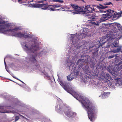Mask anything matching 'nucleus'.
<instances>
[{"label": "nucleus", "mask_w": 122, "mask_h": 122, "mask_svg": "<svg viewBox=\"0 0 122 122\" xmlns=\"http://www.w3.org/2000/svg\"><path fill=\"white\" fill-rule=\"evenodd\" d=\"M86 57L87 58L86 59H85V60L87 62H89V61H90L91 60V57L90 56L87 55L86 56Z\"/></svg>", "instance_id": "nucleus-29"}, {"label": "nucleus", "mask_w": 122, "mask_h": 122, "mask_svg": "<svg viewBox=\"0 0 122 122\" xmlns=\"http://www.w3.org/2000/svg\"><path fill=\"white\" fill-rule=\"evenodd\" d=\"M122 13L121 12L118 13L117 14V15H121V14Z\"/></svg>", "instance_id": "nucleus-48"}, {"label": "nucleus", "mask_w": 122, "mask_h": 122, "mask_svg": "<svg viewBox=\"0 0 122 122\" xmlns=\"http://www.w3.org/2000/svg\"><path fill=\"white\" fill-rule=\"evenodd\" d=\"M93 48L91 50V51L92 53V57L93 58H96L97 57L98 50L97 49L96 47Z\"/></svg>", "instance_id": "nucleus-11"}, {"label": "nucleus", "mask_w": 122, "mask_h": 122, "mask_svg": "<svg viewBox=\"0 0 122 122\" xmlns=\"http://www.w3.org/2000/svg\"><path fill=\"white\" fill-rule=\"evenodd\" d=\"M102 16L103 17L101 18V19L102 22L108 20L109 18L110 17L107 13L106 14H103Z\"/></svg>", "instance_id": "nucleus-13"}, {"label": "nucleus", "mask_w": 122, "mask_h": 122, "mask_svg": "<svg viewBox=\"0 0 122 122\" xmlns=\"http://www.w3.org/2000/svg\"><path fill=\"white\" fill-rule=\"evenodd\" d=\"M74 0L75 1H76L77 0Z\"/></svg>", "instance_id": "nucleus-53"}, {"label": "nucleus", "mask_w": 122, "mask_h": 122, "mask_svg": "<svg viewBox=\"0 0 122 122\" xmlns=\"http://www.w3.org/2000/svg\"><path fill=\"white\" fill-rule=\"evenodd\" d=\"M71 5L72 8L75 10L78 9V8L79 6L78 5L76 6L75 5L72 4H71Z\"/></svg>", "instance_id": "nucleus-26"}, {"label": "nucleus", "mask_w": 122, "mask_h": 122, "mask_svg": "<svg viewBox=\"0 0 122 122\" xmlns=\"http://www.w3.org/2000/svg\"><path fill=\"white\" fill-rule=\"evenodd\" d=\"M25 49L28 51H30L34 53V52L37 51L38 49V47L36 45L34 46H32L30 47V44H28L27 45L25 44Z\"/></svg>", "instance_id": "nucleus-5"}, {"label": "nucleus", "mask_w": 122, "mask_h": 122, "mask_svg": "<svg viewBox=\"0 0 122 122\" xmlns=\"http://www.w3.org/2000/svg\"><path fill=\"white\" fill-rule=\"evenodd\" d=\"M121 84L122 85V82H121Z\"/></svg>", "instance_id": "nucleus-55"}, {"label": "nucleus", "mask_w": 122, "mask_h": 122, "mask_svg": "<svg viewBox=\"0 0 122 122\" xmlns=\"http://www.w3.org/2000/svg\"><path fill=\"white\" fill-rule=\"evenodd\" d=\"M87 11V13H91L92 12V11L94 10H95L94 9H93L92 7H90L89 5H87L85 6V8L83 9Z\"/></svg>", "instance_id": "nucleus-12"}, {"label": "nucleus", "mask_w": 122, "mask_h": 122, "mask_svg": "<svg viewBox=\"0 0 122 122\" xmlns=\"http://www.w3.org/2000/svg\"><path fill=\"white\" fill-rule=\"evenodd\" d=\"M60 84L64 89L67 92L71 94L77 100L79 101V99H82V97L81 96L79 95L76 93L72 94L71 89L67 86L66 83L63 82L62 81H60Z\"/></svg>", "instance_id": "nucleus-3"}, {"label": "nucleus", "mask_w": 122, "mask_h": 122, "mask_svg": "<svg viewBox=\"0 0 122 122\" xmlns=\"http://www.w3.org/2000/svg\"><path fill=\"white\" fill-rule=\"evenodd\" d=\"M109 17H111L114 14V11L111 9H109L107 10Z\"/></svg>", "instance_id": "nucleus-18"}, {"label": "nucleus", "mask_w": 122, "mask_h": 122, "mask_svg": "<svg viewBox=\"0 0 122 122\" xmlns=\"http://www.w3.org/2000/svg\"><path fill=\"white\" fill-rule=\"evenodd\" d=\"M67 77L68 80L71 81L75 78V76L73 73H71L67 76Z\"/></svg>", "instance_id": "nucleus-17"}, {"label": "nucleus", "mask_w": 122, "mask_h": 122, "mask_svg": "<svg viewBox=\"0 0 122 122\" xmlns=\"http://www.w3.org/2000/svg\"><path fill=\"white\" fill-rule=\"evenodd\" d=\"M106 34V37L108 38V40L110 41L115 40L113 43H111L109 41L108 43L107 47L113 49L115 47H116L119 45L118 40L120 39L122 36L121 33L119 32H117V30L116 28L114 26L110 31L107 32Z\"/></svg>", "instance_id": "nucleus-1"}, {"label": "nucleus", "mask_w": 122, "mask_h": 122, "mask_svg": "<svg viewBox=\"0 0 122 122\" xmlns=\"http://www.w3.org/2000/svg\"><path fill=\"white\" fill-rule=\"evenodd\" d=\"M117 24L118 30L122 31V26L120 24H118L117 23Z\"/></svg>", "instance_id": "nucleus-25"}, {"label": "nucleus", "mask_w": 122, "mask_h": 122, "mask_svg": "<svg viewBox=\"0 0 122 122\" xmlns=\"http://www.w3.org/2000/svg\"><path fill=\"white\" fill-rule=\"evenodd\" d=\"M100 12L101 13H106L107 12V10L106 11H103V10H100Z\"/></svg>", "instance_id": "nucleus-44"}, {"label": "nucleus", "mask_w": 122, "mask_h": 122, "mask_svg": "<svg viewBox=\"0 0 122 122\" xmlns=\"http://www.w3.org/2000/svg\"><path fill=\"white\" fill-rule=\"evenodd\" d=\"M87 46H85L84 48L86 49H88L91 48V46H89V44L87 43L86 44Z\"/></svg>", "instance_id": "nucleus-33"}, {"label": "nucleus", "mask_w": 122, "mask_h": 122, "mask_svg": "<svg viewBox=\"0 0 122 122\" xmlns=\"http://www.w3.org/2000/svg\"><path fill=\"white\" fill-rule=\"evenodd\" d=\"M102 22V21L101 20V19H100L98 21L93 22L92 23L93 24L96 25H99V24Z\"/></svg>", "instance_id": "nucleus-22"}, {"label": "nucleus", "mask_w": 122, "mask_h": 122, "mask_svg": "<svg viewBox=\"0 0 122 122\" xmlns=\"http://www.w3.org/2000/svg\"><path fill=\"white\" fill-rule=\"evenodd\" d=\"M83 60L79 59L76 63V64L77 65H79V68H81L83 65V62L82 61Z\"/></svg>", "instance_id": "nucleus-15"}, {"label": "nucleus", "mask_w": 122, "mask_h": 122, "mask_svg": "<svg viewBox=\"0 0 122 122\" xmlns=\"http://www.w3.org/2000/svg\"><path fill=\"white\" fill-rule=\"evenodd\" d=\"M103 38H102V39H100V40L99 41V42L100 43V42H102V44H104L105 43H106V42L105 41V40L106 39V38H103Z\"/></svg>", "instance_id": "nucleus-32"}, {"label": "nucleus", "mask_w": 122, "mask_h": 122, "mask_svg": "<svg viewBox=\"0 0 122 122\" xmlns=\"http://www.w3.org/2000/svg\"><path fill=\"white\" fill-rule=\"evenodd\" d=\"M83 71L84 73L88 75H90L91 73V71L89 66L87 65L84 66L82 68Z\"/></svg>", "instance_id": "nucleus-10"}, {"label": "nucleus", "mask_w": 122, "mask_h": 122, "mask_svg": "<svg viewBox=\"0 0 122 122\" xmlns=\"http://www.w3.org/2000/svg\"><path fill=\"white\" fill-rule=\"evenodd\" d=\"M4 62L5 64V66L6 65V62H5V59H4Z\"/></svg>", "instance_id": "nucleus-49"}, {"label": "nucleus", "mask_w": 122, "mask_h": 122, "mask_svg": "<svg viewBox=\"0 0 122 122\" xmlns=\"http://www.w3.org/2000/svg\"><path fill=\"white\" fill-rule=\"evenodd\" d=\"M116 1H119V0H116Z\"/></svg>", "instance_id": "nucleus-54"}, {"label": "nucleus", "mask_w": 122, "mask_h": 122, "mask_svg": "<svg viewBox=\"0 0 122 122\" xmlns=\"http://www.w3.org/2000/svg\"><path fill=\"white\" fill-rule=\"evenodd\" d=\"M64 112L66 116L69 118L73 117H75L76 115V113L67 109H65Z\"/></svg>", "instance_id": "nucleus-8"}, {"label": "nucleus", "mask_w": 122, "mask_h": 122, "mask_svg": "<svg viewBox=\"0 0 122 122\" xmlns=\"http://www.w3.org/2000/svg\"><path fill=\"white\" fill-rule=\"evenodd\" d=\"M49 10H50V11H55L56 9L54 8H53L52 7H51V8H50V9H49Z\"/></svg>", "instance_id": "nucleus-41"}, {"label": "nucleus", "mask_w": 122, "mask_h": 122, "mask_svg": "<svg viewBox=\"0 0 122 122\" xmlns=\"http://www.w3.org/2000/svg\"><path fill=\"white\" fill-rule=\"evenodd\" d=\"M50 5H48V6H47V9L48 10H49V9H50V8H51V7L50 6H50Z\"/></svg>", "instance_id": "nucleus-45"}, {"label": "nucleus", "mask_w": 122, "mask_h": 122, "mask_svg": "<svg viewBox=\"0 0 122 122\" xmlns=\"http://www.w3.org/2000/svg\"><path fill=\"white\" fill-rule=\"evenodd\" d=\"M60 109H61L60 107Z\"/></svg>", "instance_id": "nucleus-58"}, {"label": "nucleus", "mask_w": 122, "mask_h": 122, "mask_svg": "<svg viewBox=\"0 0 122 122\" xmlns=\"http://www.w3.org/2000/svg\"><path fill=\"white\" fill-rule=\"evenodd\" d=\"M14 36L19 37L20 38L23 37L25 38H30V36L29 34H26L23 32H19L14 34Z\"/></svg>", "instance_id": "nucleus-7"}, {"label": "nucleus", "mask_w": 122, "mask_h": 122, "mask_svg": "<svg viewBox=\"0 0 122 122\" xmlns=\"http://www.w3.org/2000/svg\"><path fill=\"white\" fill-rule=\"evenodd\" d=\"M51 6L53 7L54 8H57L61 7V5L58 4H55V5H50Z\"/></svg>", "instance_id": "nucleus-23"}, {"label": "nucleus", "mask_w": 122, "mask_h": 122, "mask_svg": "<svg viewBox=\"0 0 122 122\" xmlns=\"http://www.w3.org/2000/svg\"><path fill=\"white\" fill-rule=\"evenodd\" d=\"M4 108V107H1L0 106V112H3V113H5V112H3V111H2V109H3Z\"/></svg>", "instance_id": "nucleus-38"}, {"label": "nucleus", "mask_w": 122, "mask_h": 122, "mask_svg": "<svg viewBox=\"0 0 122 122\" xmlns=\"http://www.w3.org/2000/svg\"><path fill=\"white\" fill-rule=\"evenodd\" d=\"M67 62L68 63V66L70 68V66H71L72 64V62H71L69 63V62H68V61H67Z\"/></svg>", "instance_id": "nucleus-39"}, {"label": "nucleus", "mask_w": 122, "mask_h": 122, "mask_svg": "<svg viewBox=\"0 0 122 122\" xmlns=\"http://www.w3.org/2000/svg\"><path fill=\"white\" fill-rule=\"evenodd\" d=\"M121 52L122 53V51H121Z\"/></svg>", "instance_id": "nucleus-59"}, {"label": "nucleus", "mask_w": 122, "mask_h": 122, "mask_svg": "<svg viewBox=\"0 0 122 122\" xmlns=\"http://www.w3.org/2000/svg\"><path fill=\"white\" fill-rule=\"evenodd\" d=\"M104 74L103 76L104 78L108 81H109L110 80H111L112 78L109 74L107 73H104Z\"/></svg>", "instance_id": "nucleus-16"}, {"label": "nucleus", "mask_w": 122, "mask_h": 122, "mask_svg": "<svg viewBox=\"0 0 122 122\" xmlns=\"http://www.w3.org/2000/svg\"><path fill=\"white\" fill-rule=\"evenodd\" d=\"M13 77L15 79H16L19 80V81H20L22 83H23V82L22 81H21V80H20V79H19L18 78H16V77Z\"/></svg>", "instance_id": "nucleus-43"}, {"label": "nucleus", "mask_w": 122, "mask_h": 122, "mask_svg": "<svg viewBox=\"0 0 122 122\" xmlns=\"http://www.w3.org/2000/svg\"><path fill=\"white\" fill-rule=\"evenodd\" d=\"M117 14H115L113 16V17L114 18L116 17L117 16Z\"/></svg>", "instance_id": "nucleus-47"}, {"label": "nucleus", "mask_w": 122, "mask_h": 122, "mask_svg": "<svg viewBox=\"0 0 122 122\" xmlns=\"http://www.w3.org/2000/svg\"><path fill=\"white\" fill-rule=\"evenodd\" d=\"M27 0H18V2L20 4L25 3L26 2Z\"/></svg>", "instance_id": "nucleus-27"}, {"label": "nucleus", "mask_w": 122, "mask_h": 122, "mask_svg": "<svg viewBox=\"0 0 122 122\" xmlns=\"http://www.w3.org/2000/svg\"><path fill=\"white\" fill-rule=\"evenodd\" d=\"M75 14H85L87 13V11L83 10L75 11V12H73Z\"/></svg>", "instance_id": "nucleus-19"}, {"label": "nucleus", "mask_w": 122, "mask_h": 122, "mask_svg": "<svg viewBox=\"0 0 122 122\" xmlns=\"http://www.w3.org/2000/svg\"><path fill=\"white\" fill-rule=\"evenodd\" d=\"M19 119V117L18 116H16L15 117V121H16Z\"/></svg>", "instance_id": "nucleus-42"}, {"label": "nucleus", "mask_w": 122, "mask_h": 122, "mask_svg": "<svg viewBox=\"0 0 122 122\" xmlns=\"http://www.w3.org/2000/svg\"><path fill=\"white\" fill-rule=\"evenodd\" d=\"M116 47L117 48L116 49H113L112 50V52L114 53H116L119 52H121V51H122V46L119 45Z\"/></svg>", "instance_id": "nucleus-14"}, {"label": "nucleus", "mask_w": 122, "mask_h": 122, "mask_svg": "<svg viewBox=\"0 0 122 122\" xmlns=\"http://www.w3.org/2000/svg\"><path fill=\"white\" fill-rule=\"evenodd\" d=\"M111 4L112 5H113V4L111 2H108L106 3L105 4H104V5H110Z\"/></svg>", "instance_id": "nucleus-36"}, {"label": "nucleus", "mask_w": 122, "mask_h": 122, "mask_svg": "<svg viewBox=\"0 0 122 122\" xmlns=\"http://www.w3.org/2000/svg\"><path fill=\"white\" fill-rule=\"evenodd\" d=\"M6 112L8 113V112Z\"/></svg>", "instance_id": "nucleus-60"}, {"label": "nucleus", "mask_w": 122, "mask_h": 122, "mask_svg": "<svg viewBox=\"0 0 122 122\" xmlns=\"http://www.w3.org/2000/svg\"><path fill=\"white\" fill-rule=\"evenodd\" d=\"M82 34L81 33H76V35H72L70 39L72 41V43L74 44L75 43V41L76 42L78 40H79V37L82 36Z\"/></svg>", "instance_id": "nucleus-6"}, {"label": "nucleus", "mask_w": 122, "mask_h": 122, "mask_svg": "<svg viewBox=\"0 0 122 122\" xmlns=\"http://www.w3.org/2000/svg\"><path fill=\"white\" fill-rule=\"evenodd\" d=\"M6 23V22L5 21L2 20L0 18V24H5Z\"/></svg>", "instance_id": "nucleus-34"}, {"label": "nucleus", "mask_w": 122, "mask_h": 122, "mask_svg": "<svg viewBox=\"0 0 122 122\" xmlns=\"http://www.w3.org/2000/svg\"><path fill=\"white\" fill-rule=\"evenodd\" d=\"M114 74L113 75L114 76H116L117 75V71H116L115 72H114Z\"/></svg>", "instance_id": "nucleus-46"}, {"label": "nucleus", "mask_w": 122, "mask_h": 122, "mask_svg": "<svg viewBox=\"0 0 122 122\" xmlns=\"http://www.w3.org/2000/svg\"><path fill=\"white\" fill-rule=\"evenodd\" d=\"M7 70V71H8V70Z\"/></svg>", "instance_id": "nucleus-57"}, {"label": "nucleus", "mask_w": 122, "mask_h": 122, "mask_svg": "<svg viewBox=\"0 0 122 122\" xmlns=\"http://www.w3.org/2000/svg\"><path fill=\"white\" fill-rule=\"evenodd\" d=\"M81 0L82 1L84 2H85V1L83 0Z\"/></svg>", "instance_id": "nucleus-52"}, {"label": "nucleus", "mask_w": 122, "mask_h": 122, "mask_svg": "<svg viewBox=\"0 0 122 122\" xmlns=\"http://www.w3.org/2000/svg\"><path fill=\"white\" fill-rule=\"evenodd\" d=\"M115 56V55H112L110 56H109L108 57V59H110L112 58L113 57H114Z\"/></svg>", "instance_id": "nucleus-37"}, {"label": "nucleus", "mask_w": 122, "mask_h": 122, "mask_svg": "<svg viewBox=\"0 0 122 122\" xmlns=\"http://www.w3.org/2000/svg\"><path fill=\"white\" fill-rule=\"evenodd\" d=\"M35 65V66H36L37 67V66H39V65Z\"/></svg>", "instance_id": "nucleus-51"}, {"label": "nucleus", "mask_w": 122, "mask_h": 122, "mask_svg": "<svg viewBox=\"0 0 122 122\" xmlns=\"http://www.w3.org/2000/svg\"><path fill=\"white\" fill-rule=\"evenodd\" d=\"M119 0L122 1V0H119Z\"/></svg>", "instance_id": "nucleus-56"}, {"label": "nucleus", "mask_w": 122, "mask_h": 122, "mask_svg": "<svg viewBox=\"0 0 122 122\" xmlns=\"http://www.w3.org/2000/svg\"><path fill=\"white\" fill-rule=\"evenodd\" d=\"M79 72L76 71V72H75L74 74L75 76V78H76V76H78L79 75Z\"/></svg>", "instance_id": "nucleus-31"}, {"label": "nucleus", "mask_w": 122, "mask_h": 122, "mask_svg": "<svg viewBox=\"0 0 122 122\" xmlns=\"http://www.w3.org/2000/svg\"><path fill=\"white\" fill-rule=\"evenodd\" d=\"M36 55H32L30 57L28 58H27V61L29 63L31 62L33 63H37V61L36 59Z\"/></svg>", "instance_id": "nucleus-9"}, {"label": "nucleus", "mask_w": 122, "mask_h": 122, "mask_svg": "<svg viewBox=\"0 0 122 122\" xmlns=\"http://www.w3.org/2000/svg\"><path fill=\"white\" fill-rule=\"evenodd\" d=\"M41 7H42L41 8V9L43 10H46L47 9L48 5L44 4H41Z\"/></svg>", "instance_id": "nucleus-21"}, {"label": "nucleus", "mask_w": 122, "mask_h": 122, "mask_svg": "<svg viewBox=\"0 0 122 122\" xmlns=\"http://www.w3.org/2000/svg\"><path fill=\"white\" fill-rule=\"evenodd\" d=\"M112 50H111L110 51H108L106 53V54L107 55H109L112 52H112Z\"/></svg>", "instance_id": "nucleus-40"}, {"label": "nucleus", "mask_w": 122, "mask_h": 122, "mask_svg": "<svg viewBox=\"0 0 122 122\" xmlns=\"http://www.w3.org/2000/svg\"><path fill=\"white\" fill-rule=\"evenodd\" d=\"M108 7V6H104V9H105L106 8H107V7Z\"/></svg>", "instance_id": "nucleus-50"}, {"label": "nucleus", "mask_w": 122, "mask_h": 122, "mask_svg": "<svg viewBox=\"0 0 122 122\" xmlns=\"http://www.w3.org/2000/svg\"><path fill=\"white\" fill-rule=\"evenodd\" d=\"M110 93V92H104L103 93V97H108V95Z\"/></svg>", "instance_id": "nucleus-24"}, {"label": "nucleus", "mask_w": 122, "mask_h": 122, "mask_svg": "<svg viewBox=\"0 0 122 122\" xmlns=\"http://www.w3.org/2000/svg\"><path fill=\"white\" fill-rule=\"evenodd\" d=\"M89 18L90 19V20H89L91 21L93 20L94 19H95V17H93L92 16L89 17Z\"/></svg>", "instance_id": "nucleus-35"}, {"label": "nucleus", "mask_w": 122, "mask_h": 122, "mask_svg": "<svg viewBox=\"0 0 122 122\" xmlns=\"http://www.w3.org/2000/svg\"><path fill=\"white\" fill-rule=\"evenodd\" d=\"M99 5L101 6H99L97 5V7L98 9H104V6L101 4H99Z\"/></svg>", "instance_id": "nucleus-28"}, {"label": "nucleus", "mask_w": 122, "mask_h": 122, "mask_svg": "<svg viewBox=\"0 0 122 122\" xmlns=\"http://www.w3.org/2000/svg\"><path fill=\"white\" fill-rule=\"evenodd\" d=\"M10 25L9 24H6L3 25H0V31L2 32L3 31V32L6 33L9 31H14L16 30L15 29H10L8 30H5V29L7 28Z\"/></svg>", "instance_id": "nucleus-4"}, {"label": "nucleus", "mask_w": 122, "mask_h": 122, "mask_svg": "<svg viewBox=\"0 0 122 122\" xmlns=\"http://www.w3.org/2000/svg\"><path fill=\"white\" fill-rule=\"evenodd\" d=\"M41 4H31V6L35 8H41Z\"/></svg>", "instance_id": "nucleus-20"}, {"label": "nucleus", "mask_w": 122, "mask_h": 122, "mask_svg": "<svg viewBox=\"0 0 122 122\" xmlns=\"http://www.w3.org/2000/svg\"><path fill=\"white\" fill-rule=\"evenodd\" d=\"M81 103L83 106L86 109L88 117L90 121L92 122L94 121L95 118L94 114L97 112L96 107L89 100L86 99L82 100L81 101Z\"/></svg>", "instance_id": "nucleus-2"}, {"label": "nucleus", "mask_w": 122, "mask_h": 122, "mask_svg": "<svg viewBox=\"0 0 122 122\" xmlns=\"http://www.w3.org/2000/svg\"><path fill=\"white\" fill-rule=\"evenodd\" d=\"M59 2L61 3H62L64 2V1L63 0H52L51 1L52 2Z\"/></svg>", "instance_id": "nucleus-30"}]
</instances>
